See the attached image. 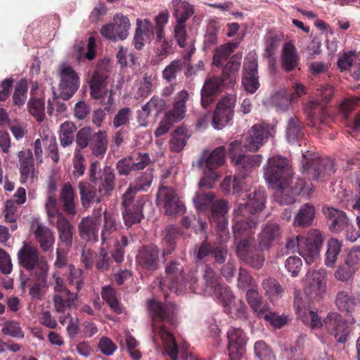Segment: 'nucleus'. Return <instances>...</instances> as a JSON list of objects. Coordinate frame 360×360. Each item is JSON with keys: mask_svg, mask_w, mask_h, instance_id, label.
I'll return each instance as SVG.
<instances>
[{"mask_svg": "<svg viewBox=\"0 0 360 360\" xmlns=\"http://www.w3.org/2000/svg\"><path fill=\"white\" fill-rule=\"evenodd\" d=\"M108 77L107 68L103 65H98L89 81L90 95L92 98H103Z\"/></svg>", "mask_w": 360, "mask_h": 360, "instance_id": "23", "label": "nucleus"}, {"mask_svg": "<svg viewBox=\"0 0 360 360\" xmlns=\"http://www.w3.org/2000/svg\"><path fill=\"white\" fill-rule=\"evenodd\" d=\"M65 293L56 294L53 296V306L58 313H65L68 309L75 307V300L77 299V292H70V295Z\"/></svg>", "mask_w": 360, "mask_h": 360, "instance_id": "47", "label": "nucleus"}, {"mask_svg": "<svg viewBox=\"0 0 360 360\" xmlns=\"http://www.w3.org/2000/svg\"><path fill=\"white\" fill-rule=\"evenodd\" d=\"M115 175L110 166H105L99 171V176L93 184L98 187L99 192L105 197L109 196L115 188Z\"/></svg>", "mask_w": 360, "mask_h": 360, "instance_id": "31", "label": "nucleus"}, {"mask_svg": "<svg viewBox=\"0 0 360 360\" xmlns=\"http://www.w3.org/2000/svg\"><path fill=\"white\" fill-rule=\"evenodd\" d=\"M48 271L49 270L34 271L30 276L21 274L20 276V288L22 292H25L28 290L29 295L32 300H41L44 290L48 287Z\"/></svg>", "mask_w": 360, "mask_h": 360, "instance_id": "8", "label": "nucleus"}, {"mask_svg": "<svg viewBox=\"0 0 360 360\" xmlns=\"http://www.w3.org/2000/svg\"><path fill=\"white\" fill-rule=\"evenodd\" d=\"M116 58L121 68L127 66H134L137 63L138 59L132 52L129 51V49L124 46L119 47V50L116 54Z\"/></svg>", "mask_w": 360, "mask_h": 360, "instance_id": "64", "label": "nucleus"}, {"mask_svg": "<svg viewBox=\"0 0 360 360\" xmlns=\"http://www.w3.org/2000/svg\"><path fill=\"white\" fill-rule=\"evenodd\" d=\"M20 180L22 184L32 183L35 178L33 154L31 150H20L18 153Z\"/></svg>", "mask_w": 360, "mask_h": 360, "instance_id": "25", "label": "nucleus"}, {"mask_svg": "<svg viewBox=\"0 0 360 360\" xmlns=\"http://www.w3.org/2000/svg\"><path fill=\"white\" fill-rule=\"evenodd\" d=\"M324 323L328 331L333 334L338 342L345 343L348 340L350 329L347 321L340 314L336 312L328 314L324 320Z\"/></svg>", "mask_w": 360, "mask_h": 360, "instance_id": "18", "label": "nucleus"}, {"mask_svg": "<svg viewBox=\"0 0 360 360\" xmlns=\"http://www.w3.org/2000/svg\"><path fill=\"white\" fill-rule=\"evenodd\" d=\"M358 303V299L351 288H339L335 297V304L343 313L353 311Z\"/></svg>", "mask_w": 360, "mask_h": 360, "instance_id": "30", "label": "nucleus"}, {"mask_svg": "<svg viewBox=\"0 0 360 360\" xmlns=\"http://www.w3.org/2000/svg\"><path fill=\"white\" fill-rule=\"evenodd\" d=\"M75 193L70 182L65 183L60 191V199L63 211L69 215L76 214Z\"/></svg>", "mask_w": 360, "mask_h": 360, "instance_id": "39", "label": "nucleus"}, {"mask_svg": "<svg viewBox=\"0 0 360 360\" xmlns=\"http://www.w3.org/2000/svg\"><path fill=\"white\" fill-rule=\"evenodd\" d=\"M235 215L236 217L232 226L234 238H252L255 229L258 225L257 217Z\"/></svg>", "mask_w": 360, "mask_h": 360, "instance_id": "24", "label": "nucleus"}, {"mask_svg": "<svg viewBox=\"0 0 360 360\" xmlns=\"http://www.w3.org/2000/svg\"><path fill=\"white\" fill-rule=\"evenodd\" d=\"M157 200L159 205H162L167 215H173L181 212L184 205L179 200L175 191L170 187L162 186L157 194Z\"/></svg>", "mask_w": 360, "mask_h": 360, "instance_id": "22", "label": "nucleus"}, {"mask_svg": "<svg viewBox=\"0 0 360 360\" xmlns=\"http://www.w3.org/2000/svg\"><path fill=\"white\" fill-rule=\"evenodd\" d=\"M143 204L141 200H136L134 206L122 208V214L125 226L131 227L141 221L144 217L143 214Z\"/></svg>", "mask_w": 360, "mask_h": 360, "instance_id": "38", "label": "nucleus"}, {"mask_svg": "<svg viewBox=\"0 0 360 360\" xmlns=\"http://www.w3.org/2000/svg\"><path fill=\"white\" fill-rule=\"evenodd\" d=\"M224 83L226 82L221 77H212L205 80L201 91L217 96L221 92Z\"/></svg>", "mask_w": 360, "mask_h": 360, "instance_id": "58", "label": "nucleus"}, {"mask_svg": "<svg viewBox=\"0 0 360 360\" xmlns=\"http://www.w3.org/2000/svg\"><path fill=\"white\" fill-rule=\"evenodd\" d=\"M213 295L217 298L219 302L224 307L225 311L230 314H231V305L234 301V295L231 288L225 284H222L218 287L213 292Z\"/></svg>", "mask_w": 360, "mask_h": 360, "instance_id": "54", "label": "nucleus"}, {"mask_svg": "<svg viewBox=\"0 0 360 360\" xmlns=\"http://www.w3.org/2000/svg\"><path fill=\"white\" fill-rule=\"evenodd\" d=\"M108 141L105 131L99 130L94 135L89 145V148L94 156L103 158L108 149Z\"/></svg>", "mask_w": 360, "mask_h": 360, "instance_id": "44", "label": "nucleus"}, {"mask_svg": "<svg viewBox=\"0 0 360 360\" xmlns=\"http://www.w3.org/2000/svg\"><path fill=\"white\" fill-rule=\"evenodd\" d=\"M182 235L180 229L174 225H168L162 231V244L164 249L162 256L166 257L171 255L176 248V240Z\"/></svg>", "mask_w": 360, "mask_h": 360, "instance_id": "36", "label": "nucleus"}, {"mask_svg": "<svg viewBox=\"0 0 360 360\" xmlns=\"http://www.w3.org/2000/svg\"><path fill=\"white\" fill-rule=\"evenodd\" d=\"M228 212L227 202L221 201L214 204L212 210L210 219L216 224L217 240L221 244L226 243L230 238L226 217Z\"/></svg>", "mask_w": 360, "mask_h": 360, "instance_id": "12", "label": "nucleus"}, {"mask_svg": "<svg viewBox=\"0 0 360 360\" xmlns=\"http://www.w3.org/2000/svg\"><path fill=\"white\" fill-rule=\"evenodd\" d=\"M155 28L147 19H136V28L134 37V44L136 49L141 50L146 43H150L154 37Z\"/></svg>", "mask_w": 360, "mask_h": 360, "instance_id": "27", "label": "nucleus"}, {"mask_svg": "<svg viewBox=\"0 0 360 360\" xmlns=\"http://www.w3.org/2000/svg\"><path fill=\"white\" fill-rule=\"evenodd\" d=\"M34 237L44 252L52 250L55 243L53 232L46 226L37 222L34 231Z\"/></svg>", "mask_w": 360, "mask_h": 360, "instance_id": "34", "label": "nucleus"}, {"mask_svg": "<svg viewBox=\"0 0 360 360\" xmlns=\"http://www.w3.org/2000/svg\"><path fill=\"white\" fill-rule=\"evenodd\" d=\"M266 181L278 188V191L286 189L291 181L292 172L287 158L275 156L268 160V164L264 169Z\"/></svg>", "mask_w": 360, "mask_h": 360, "instance_id": "5", "label": "nucleus"}, {"mask_svg": "<svg viewBox=\"0 0 360 360\" xmlns=\"http://www.w3.org/2000/svg\"><path fill=\"white\" fill-rule=\"evenodd\" d=\"M271 103L277 110L286 111L291 103L290 94L286 90H281L274 93L271 96Z\"/></svg>", "mask_w": 360, "mask_h": 360, "instance_id": "61", "label": "nucleus"}, {"mask_svg": "<svg viewBox=\"0 0 360 360\" xmlns=\"http://www.w3.org/2000/svg\"><path fill=\"white\" fill-rule=\"evenodd\" d=\"M200 187V191H198L193 198V202L195 207L199 211H205L208 208L212 210V207L214 204L221 202V200L213 202L214 199V195L211 191H205L202 190L203 187Z\"/></svg>", "mask_w": 360, "mask_h": 360, "instance_id": "49", "label": "nucleus"}, {"mask_svg": "<svg viewBox=\"0 0 360 360\" xmlns=\"http://www.w3.org/2000/svg\"><path fill=\"white\" fill-rule=\"evenodd\" d=\"M274 128L265 123L254 124L246 137L244 146L250 151H257L272 136Z\"/></svg>", "mask_w": 360, "mask_h": 360, "instance_id": "13", "label": "nucleus"}, {"mask_svg": "<svg viewBox=\"0 0 360 360\" xmlns=\"http://www.w3.org/2000/svg\"><path fill=\"white\" fill-rule=\"evenodd\" d=\"M323 237L320 231L312 229L303 237L300 246L299 254L307 264H311L319 257L320 250L323 245Z\"/></svg>", "mask_w": 360, "mask_h": 360, "instance_id": "9", "label": "nucleus"}, {"mask_svg": "<svg viewBox=\"0 0 360 360\" xmlns=\"http://www.w3.org/2000/svg\"><path fill=\"white\" fill-rule=\"evenodd\" d=\"M82 205L84 207H89L92 203H99L105 197L99 189L94 184L92 185L86 181H81L78 185Z\"/></svg>", "mask_w": 360, "mask_h": 360, "instance_id": "32", "label": "nucleus"}, {"mask_svg": "<svg viewBox=\"0 0 360 360\" xmlns=\"http://www.w3.org/2000/svg\"><path fill=\"white\" fill-rule=\"evenodd\" d=\"M356 269V266L346 259L345 263L340 265L335 271V276L338 281L347 282L353 277Z\"/></svg>", "mask_w": 360, "mask_h": 360, "instance_id": "63", "label": "nucleus"}, {"mask_svg": "<svg viewBox=\"0 0 360 360\" xmlns=\"http://www.w3.org/2000/svg\"><path fill=\"white\" fill-rule=\"evenodd\" d=\"M293 184V185L290 188L288 187L284 191H278V198L277 200L281 204L290 205L294 202V195H298L301 194L305 188L306 182L302 179H297L295 182H292L291 180L290 183ZM290 186V185L288 186Z\"/></svg>", "mask_w": 360, "mask_h": 360, "instance_id": "37", "label": "nucleus"}, {"mask_svg": "<svg viewBox=\"0 0 360 360\" xmlns=\"http://www.w3.org/2000/svg\"><path fill=\"white\" fill-rule=\"evenodd\" d=\"M203 281L205 285L204 292L209 295H212L215 290L223 284L221 283L220 277L209 266H205Z\"/></svg>", "mask_w": 360, "mask_h": 360, "instance_id": "51", "label": "nucleus"}, {"mask_svg": "<svg viewBox=\"0 0 360 360\" xmlns=\"http://www.w3.org/2000/svg\"><path fill=\"white\" fill-rule=\"evenodd\" d=\"M59 243L70 250L72 245L74 226L65 217L59 214L56 221Z\"/></svg>", "mask_w": 360, "mask_h": 360, "instance_id": "35", "label": "nucleus"}, {"mask_svg": "<svg viewBox=\"0 0 360 360\" xmlns=\"http://www.w3.org/2000/svg\"><path fill=\"white\" fill-rule=\"evenodd\" d=\"M225 149L223 146L218 147L212 152L205 151L199 160V166L204 169V177L199 182L200 187L210 188L219 175L215 171L225 161Z\"/></svg>", "mask_w": 360, "mask_h": 360, "instance_id": "6", "label": "nucleus"}, {"mask_svg": "<svg viewBox=\"0 0 360 360\" xmlns=\"http://www.w3.org/2000/svg\"><path fill=\"white\" fill-rule=\"evenodd\" d=\"M150 162V158L148 153H140L136 158L129 155L120 159L116 164V168L120 175L127 176L131 172L143 169Z\"/></svg>", "mask_w": 360, "mask_h": 360, "instance_id": "21", "label": "nucleus"}, {"mask_svg": "<svg viewBox=\"0 0 360 360\" xmlns=\"http://www.w3.org/2000/svg\"><path fill=\"white\" fill-rule=\"evenodd\" d=\"M233 52V46L232 44L228 43L221 45L214 51L212 58L213 65L217 67H221Z\"/></svg>", "mask_w": 360, "mask_h": 360, "instance_id": "59", "label": "nucleus"}, {"mask_svg": "<svg viewBox=\"0 0 360 360\" xmlns=\"http://www.w3.org/2000/svg\"><path fill=\"white\" fill-rule=\"evenodd\" d=\"M191 136L187 128L184 127H178L172 134V138L169 141V149L174 153L181 151L187 143V141Z\"/></svg>", "mask_w": 360, "mask_h": 360, "instance_id": "45", "label": "nucleus"}, {"mask_svg": "<svg viewBox=\"0 0 360 360\" xmlns=\"http://www.w3.org/2000/svg\"><path fill=\"white\" fill-rule=\"evenodd\" d=\"M173 15L178 23L186 22L194 14V7L186 1L172 0Z\"/></svg>", "mask_w": 360, "mask_h": 360, "instance_id": "43", "label": "nucleus"}, {"mask_svg": "<svg viewBox=\"0 0 360 360\" xmlns=\"http://www.w3.org/2000/svg\"><path fill=\"white\" fill-rule=\"evenodd\" d=\"M27 109L29 112L33 115L37 121L41 122L45 116V103L41 98L31 97L27 102Z\"/></svg>", "mask_w": 360, "mask_h": 360, "instance_id": "57", "label": "nucleus"}, {"mask_svg": "<svg viewBox=\"0 0 360 360\" xmlns=\"http://www.w3.org/2000/svg\"><path fill=\"white\" fill-rule=\"evenodd\" d=\"M342 247L341 241L336 238H330L327 243V251L326 253L325 264L327 266H333L338 259Z\"/></svg>", "mask_w": 360, "mask_h": 360, "instance_id": "56", "label": "nucleus"}, {"mask_svg": "<svg viewBox=\"0 0 360 360\" xmlns=\"http://www.w3.org/2000/svg\"><path fill=\"white\" fill-rule=\"evenodd\" d=\"M262 285L266 295L271 300L281 296L284 292L283 288L274 278H266L263 281Z\"/></svg>", "mask_w": 360, "mask_h": 360, "instance_id": "62", "label": "nucleus"}, {"mask_svg": "<svg viewBox=\"0 0 360 360\" xmlns=\"http://www.w3.org/2000/svg\"><path fill=\"white\" fill-rule=\"evenodd\" d=\"M281 66L287 72L294 70L300 63V56L295 45L290 42L284 43L281 51Z\"/></svg>", "mask_w": 360, "mask_h": 360, "instance_id": "33", "label": "nucleus"}, {"mask_svg": "<svg viewBox=\"0 0 360 360\" xmlns=\"http://www.w3.org/2000/svg\"><path fill=\"white\" fill-rule=\"evenodd\" d=\"M230 360H240L245 352L248 337L240 328H230L226 333Z\"/></svg>", "mask_w": 360, "mask_h": 360, "instance_id": "17", "label": "nucleus"}, {"mask_svg": "<svg viewBox=\"0 0 360 360\" xmlns=\"http://www.w3.org/2000/svg\"><path fill=\"white\" fill-rule=\"evenodd\" d=\"M248 200L245 203H240L234 210L237 216L245 217L248 214H256L261 212L266 202L265 190L258 188L247 195Z\"/></svg>", "mask_w": 360, "mask_h": 360, "instance_id": "11", "label": "nucleus"}, {"mask_svg": "<svg viewBox=\"0 0 360 360\" xmlns=\"http://www.w3.org/2000/svg\"><path fill=\"white\" fill-rule=\"evenodd\" d=\"M136 262L141 268L154 271L160 268V250L157 245L150 244L139 249Z\"/></svg>", "mask_w": 360, "mask_h": 360, "instance_id": "19", "label": "nucleus"}, {"mask_svg": "<svg viewBox=\"0 0 360 360\" xmlns=\"http://www.w3.org/2000/svg\"><path fill=\"white\" fill-rule=\"evenodd\" d=\"M189 93L183 89L174 97V102L172 110L167 112L179 122L184 119L186 112V103L189 100Z\"/></svg>", "mask_w": 360, "mask_h": 360, "instance_id": "41", "label": "nucleus"}, {"mask_svg": "<svg viewBox=\"0 0 360 360\" xmlns=\"http://www.w3.org/2000/svg\"><path fill=\"white\" fill-rule=\"evenodd\" d=\"M185 60H174L162 70V78L171 84H175L177 75L181 74L183 68L186 66Z\"/></svg>", "mask_w": 360, "mask_h": 360, "instance_id": "50", "label": "nucleus"}, {"mask_svg": "<svg viewBox=\"0 0 360 360\" xmlns=\"http://www.w3.org/2000/svg\"><path fill=\"white\" fill-rule=\"evenodd\" d=\"M234 106L235 100L231 97L225 96L218 101L212 115V124L214 129H222L232 120Z\"/></svg>", "mask_w": 360, "mask_h": 360, "instance_id": "14", "label": "nucleus"}, {"mask_svg": "<svg viewBox=\"0 0 360 360\" xmlns=\"http://www.w3.org/2000/svg\"><path fill=\"white\" fill-rule=\"evenodd\" d=\"M182 260L174 259L165 265V278L159 280L160 288L167 287L170 291L179 295L187 289L198 292V277L194 272L185 274Z\"/></svg>", "mask_w": 360, "mask_h": 360, "instance_id": "2", "label": "nucleus"}, {"mask_svg": "<svg viewBox=\"0 0 360 360\" xmlns=\"http://www.w3.org/2000/svg\"><path fill=\"white\" fill-rule=\"evenodd\" d=\"M259 78L257 59L255 58H245L242 77V84L245 90L250 94H254L260 86Z\"/></svg>", "mask_w": 360, "mask_h": 360, "instance_id": "20", "label": "nucleus"}, {"mask_svg": "<svg viewBox=\"0 0 360 360\" xmlns=\"http://www.w3.org/2000/svg\"><path fill=\"white\" fill-rule=\"evenodd\" d=\"M101 295L102 299L108 304L110 309L117 314L122 312V309L116 295V290L111 285L102 287Z\"/></svg>", "mask_w": 360, "mask_h": 360, "instance_id": "52", "label": "nucleus"}, {"mask_svg": "<svg viewBox=\"0 0 360 360\" xmlns=\"http://www.w3.org/2000/svg\"><path fill=\"white\" fill-rule=\"evenodd\" d=\"M68 267L69 271L68 283L72 286H75V292L77 294L84 285L83 271L79 268H76L72 264H69Z\"/></svg>", "mask_w": 360, "mask_h": 360, "instance_id": "60", "label": "nucleus"}, {"mask_svg": "<svg viewBox=\"0 0 360 360\" xmlns=\"http://www.w3.org/2000/svg\"><path fill=\"white\" fill-rule=\"evenodd\" d=\"M101 224V214L93 217H83L78 224V232L80 238L91 244L98 242Z\"/></svg>", "mask_w": 360, "mask_h": 360, "instance_id": "16", "label": "nucleus"}, {"mask_svg": "<svg viewBox=\"0 0 360 360\" xmlns=\"http://www.w3.org/2000/svg\"><path fill=\"white\" fill-rule=\"evenodd\" d=\"M282 230L279 224L274 222H267L262 226L258 236V243L262 250H268L274 243L281 238Z\"/></svg>", "mask_w": 360, "mask_h": 360, "instance_id": "26", "label": "nucleus"}, {"mask_svg": "<svg viewBox=\"0 0 360 360\" xmlns=\"http://www.w3.org/2000/svg\"><path fill=\"white\" fill-rule=\"evenodd\" d=\"M294 307L295 309L296 314L299 319L302 322L311 328H319L323 326L321 318L318 314L312 310L307 309V307H299V300H294Z\"/></svg>", "mask_w": 360, "mask_h": 360, "instance_id": "40", "label": "nucleus"}, {"mask_svg": "<svg viewBox=\"0 0 360 360\" xmlns=\"http://www.w3.org/2000/svg\"><path fill=\"white\" fill-rule=\"evenodd\" d=\"M302 174L309 180H316L326 175H332L335 172L333 162L330 160L313 158L307 160L302 156Z\"/></svg>", "mask_w": 360, "mask_h": 360, "instance_id": "10", "label": "nucleus"}, {"mask_svg": "<svg viewBox=\"0 0 360 360\" xmlns=\"http://www.w3.org/2000/svg\"><path fill=\"white\" fill-rule=\"evenodd\" d=\"M241 147V142L235 141L230 144L231 162L235 167L236 174L233 176V193L238 194L245 188L244 179L252 170L259 166L262 157L261 155L241 154L238 150Z\"/></svg>", "mask_w": 360, "mask_h": 360, "instance_id": "3", "label": "nucleus"}, {"mask_svg": "<svg viewBox=\"0 0 360 360\" xmlns=\"http://www.w3.org/2000/svg\"><path fill=\"white\" fill-rule=\"evenodd\" d=\"M316 209L311 203H305L300 208L293 224L295 226L307 227L312 225L315 217Z\"/></svg>", "mask_w": 360, "mask_h": 360, "instance_id": "42", "label": "nucleus"}, {"mask_svg": "<svg viewBox=\"0 0 360 360\" xmlns=\"http://www.w3.org/2000/svg\"><path fill=\"white\" fill-rule=\"evenodd\" d=\"M60 77V96L63 100H69L79 86V77L70 66H65L61 69Z\"/></svg>", "mask_w": 360, "mask_h": 360, "instance_id": "15", "label": "nucleus"}, {"mask_svg": "<svg viewBox=\"0 0 360 360\" xmlns=\"http://www.w3.org/2000/svg\"><path fill=\"white\" fill-rule=\"evenodd\" d=\"M241 57L233 56L222 69L221 77L227 84H233L240 67Z\"/></svg>", "mask_w": 360, "mask_h": 360, "instance_id": "46", "label": "nucleus"}, {"mask_svg": "<svg viewBox=\"0 0 360 360\" xmlns=\"http://www.w3.org/2000/svg\"><path fill=\"white\" fill-rule=\"evenodd\" d=\"M319 97L315 100L309 101L304 107V113L307 117V124L321 128V125L328 121L327 104L331 100L334 90L330 86H324L319 90Z\"/></svg>", "mask_w": 360, "mask_h": 360, "instance_id": "4", "label": "nucleus"}, {"mask_svg": "<svg viewBox=\"0 0 360 360\" xmlns=\"http://www.w3.org/2000/svg\"><path fill=\"white\" fill-rule=\"evenodd\" d=\"M120 223L117 221L116 217L105 210L103 212V224L101 233V240L102 246L108 245L109 242L116 237L120 228Z\"/></svg>", "mask_w": 360, "mask_h": 360, "instance_id": "29", "label": "nucleus"}, {"mask_svg": "<svg viewBox=\"0 0 360 360\" xmlns=\"http://www.w3.org/2000/svg\"><path fill=\"white\" fill-rule=\"evenodd\" d=\"M166 302L151 300L148 307L153 319V331L160 335L165 350L172 360H178V346L173 335V329L177 326L176 316L179 307L172 302L167 301L168 294H164Z\"/></svg>", "mask_w": 360, "mask_h": 360, "instance_id": "1", "label": "nucleus"}, {"mask_svg": "<svg viewBox=\"0 0 360 360\" xmlns=\"http://www.w3.org/2000/svg\"><path fill=\"white\" fill-rule=\"evenodd\" d=\"M28 84L25 79H21L15 85L12 96L13 105L20 108L24 105L27 98Z\"/></svg>", "mask_w": 360, "mask_h": 360, "instance_id": "55", "label": "nucleus"}, {"mask_svg": "<svg viewBox=\"0 0 360 360\" xmlns=\"http://www.w3.org/2000/svg\"><path fill=\"white\" fill-rule=\"evenodd\" d=\"M322 210L332 232L339 233L348 226L349 221L345 212L329 207H323Z\"/></svg>", "mask_w": 360, "mask_h": 360, "instance_id": "28", "label": "nucleus"}, {"mask_svg": "<svg viewBox=\"0 0 360 360\" xmlns=\"http://www.w3.org/2000/svg\"><path fill=\"white\" fill-rule=\"evenodd\" d=\"M246 298L249 305L257 313L258 317L264 314V310L269 307L264 302L262 296L256 289H249L246 292Z\"/></svg>", "mask_w": 360, "mask_h": 360, "instance_id": "53", "label": "nucleus"}, {"mask_svg": "<svg viewBox=\"0 0 360 360\" xmlns=\"http://www.w3.org/2000/svg\"><path fill=\"white\" fill-rule=\"evenodd\" d=\"M304 124L296 117H292L288 120L286 128V137L290 143H295L304 136Z\"/></svg>", "mask_w": 360, "mask_h": 360, "instance_id": "48", "label": "nucleus"}, {"mask_svg": "<svg viewBox=\"0 0 360 360\" xmlns=\"http://www.w3.org/2000/svg\"><path fill=\"white\" fill-rule=\"evenodd\" d=\"M20 266L28 271H44L49 266L45 257L42 256L37 248L24 243L17 254Z\"/></svg>", "mask_w": 360, "mask_h": 360, "instance_id": "7", "label": "nucleus"}]
</instances>
